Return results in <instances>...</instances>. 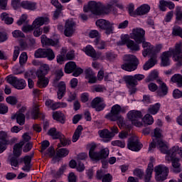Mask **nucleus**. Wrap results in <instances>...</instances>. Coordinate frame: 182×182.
<instances>
[{"label":"nucleus","mask_w":182,"mask_h":182,"mask_svg":"<svg viewBox=\"0 0 182 182\" xmlns=\"http://www.w3.org/2000/svg\"><path fill=\"white\" fill-rule=\"evenodd\" d=\"M151 136L152 137H155V139H154L153 141L149 144V151L150 153L153 151V149L157 147L164 154H166L165 156L166 161L173 160L177 154L182 159V148L178 146H174L168 150V143L162 140L161 131L160 129L156 128L154 132L151 133Z\"/></svg>","instance_id":"1"},{"label":"nucleus","mask_w":182,"mask_h":182,"mask_svg":"<svg viewBox=\"0 0 182 182\" xmlns=\"http://www.w3.org/2000/svg\"><path fill=\"white\" fill-rule=\"evenodd\" d=\"M116 7L122 9L123 5L120 4V0H108L105 6H103V4L100 1H90L87 4L83 6V12L87 14V12L92 13L93 15H116L117 11Z\"/></svg>","instance_id":"2"},{"label":"nucleus","mask_w":182,"mask_h":182,"mask_svg":"<svg viewBox=\"0 0 182 182\" xmlns=\"http://www.w3.org/2000/svg\"><path fill=\"white\" fill-rule=\"evenodd\" d=\"M146 31L141 28H134L132 30L129 36L131 39H134L137 43H142L144 51L142 55L144 58L150 55H156L159 50L157 47H154L149 42L146 41Z\"/></svg>","instance_id":"3"},{"label":"nucleus","mask_w":182,"mask_h":182,"mask_svg":"<svg viewBox=\"0 0 182 182\" xmlns=\"http://www.w3.org/2000/svg\"><path fill=\"white\" fill-rule=\"evenodd\" d=\"M120 112H122L120 105H114L112 106L111 112L108 113L105 117L111 122H117L119 127L129 129L130 126L126 125V123L123 121V117L119 114Z\"/></svg>","instance_id":"4"},{"label":"nucleus","mask_w":182,"mask_h":182,"mask_svg":"<svg viewBox=\"0 0 182 182\" xmlns=\"http://www.w3.org/2000/svg\"><path fill=\"white\" fill-rule=\"evenodd\" d=\"M181 43H178L175 46V50L170 49L168 52H165L161 56V65L168 66L170 65V56L173 55V60H178L180 59V54L181 53Z\"/></svg>","instance_id":"5"},{"label":"nucleus","mask_w":182,"mask_h":182,"mask_svg":"<svg viewBox=\"0 0 182 182\" xmlns=\"http://www.w3.org/2000/svg\"><path fill=\"white\" fill-rule=\"evenodd\" d=\"M124 63L121 65L123 70L127 72H134L137 69L139 60L134 55H125L123 57Z\"/></svg>","instance_id":"6"},{"label":"nucleus","mask_w":182,"mask_h":182,"mask_svg":"<svg viewBox=\"0 0 182 182\" xmlns=\"http://www.w3.org/2000/svg\"><path fill=\"white\" fill-rule=\"evenodd\" d=\"M62 76H63V71L62 69L57 70L55 71V79L53 82L54 87H58L57 95L58 99L59 100L62 99V97L65 96V92H66V84H65L64 82H58Z\"/></svg>","instance_id":"7"},{"label":"nucleus","mask_w":182,"mask_h":182,"mask_svg":"<svg viewBox=\"0 0 182 182\" xmlns=\"http://www.w3.org/2000/svg\"><path fill=\"white\" fill-rule=\"evenodd\" d=\"M95 25L98 29L105 31L106 35H111L114 31V23L109 21V20L100 18L96 21Z\"/></svg>","instance_id":"8"},{"label":"nucleus","mask_w":182,"mask_h":182,"mask_svg":"<svg viewBox=\"0 0 182 182\" xmlns=\"http://www.w3.org/2000/svg\"><path fill=\"white\" fill-rule=\"evenodd\" d=\"M140 43L134 42L133 40H130L129 35L121 36V41L118 42V45L120 46L127 45V48L130 49L132 52H139L140 50Z\"/></svg>","instance_id":"9"},{"label":"nucleus","mask_w":182,"mask_h":182,"mask_svg":"<svg viewBox=\"0 0 182 182\" xmlns=\"http://www.w3.org/2000/svg\"><path fill=\"white\" fill-rule=\"evenodd\" d=\"M155 171V179L157 182H163L164 180H167L169 170L165 165H159L154 168Z\"/></svg>","instance_id":"10"},{"label":"nucleus","mask_w":182,"mask_h":182,"mask_svg":"<svg viewBox=\"0 0 182 182\" xmlns=\"http://www.w3.org/2000/svg\"><path fill=\"white\" fill-rule=\"evenodd\" d=\"M141 117H143V115L140 111L131 110L127 113V119L136 127H141L143 126V122L140 121Z\"/></svg>","instance_id":"11"},{"label":"nucleus","mask_w":182,"mask_h":182,"mask_svg":"<svg viewBox=\"0 0 182 182\" xmlns=\"http://www.w3.org/2000/svg\"><path fill=\"white\" fill-rule=\"evenodd\" d=\"M7 82L12 85L18 90H22L26 87V81L23 79H18L16 77H7Z\"/></svg>","instance_id":"12"},{"label":"nucleus","mask_w":182,"mask_h":182,"mask_svg":"<svg viewBox=\"0 0 182 182\" xmlns=\"http://www.w3.org/2000/svg\"><path fill=\"white\" fill-rule=\"evenodd\" d=\"M35 58H47L48 60H53L55 59V53L50 48L46 50L39 48L35 52Z\"/></svg>","instance_id":"13"},{"label":"nucleus","mask_w":182,"mask_h":182,"mask_svg":"<svg viewBox=\"0 0 182 182\" xmlns=\"http://www.w3.org/2000/svg\"><path fill=\"white\" fill-rule=\"evenodd\" d=\"M123 80L127 83V86L131 93V95H133V93H136V86H137L138 82L134 77V75H124L123 77Z\"/></svg>","instance_id":"14"},{"label":"nucleus","mask_w":182,"mask_h":182,"mask_svg":"<svg viewBox=\"0 0 182 182\" xmlns=\"http://www.w3.org/2000/svg\"><path fill=\"white\" fill-rule=\"evenodd\" d=\"M76 32V23L73 19H68L65 24L64 35L68 38L73 36V34Z\"/></svg>","instance_id":"15"},{"label":"nucleus","mask_w":182,"mask_h":182,"mask_svg":"<svg viewBox=\"0 0 182 182\" xmlns=\"http://www.w3.org/2000/svg\"><path fill=\"white\" fill-rule=\"evenodd\" d=\"M43 46H59V36H55V38L50 39L46 35L41 37Z\"/></svg>","instance_id":"16"},{"label":"nucleus","mask_w":182,"mask_h":182,"mask_svg":"<svg viewBox=\"0 0 182 182\" xmlns=\"http://www.w3.org/2000/svg\"><path fill=\"white\" fill-rule=\"evenodd\" d=\"M48 135L51 136L53 139H60V143L62 144L63 146H68V139L65 138L62 134L58 131H56V129L55 128H51L48 131Z\"/></svg>","instance_id":"17"},{"label":"nucleus","mask_w":182,"mask_h":182,"mask_svg":"<svg viewBox=\"0 0 182 182\" xmlns=\"http://www.w3.org/2000/svg\"><path fill=\"white\" fill-rule=\"evenodd\" d=\"M91 106L97 112H102L106 107V104H105V100L103 98L97 97L92 101Z\"/></svg>","instance_id":"18"},{"label":"nucleus","mask_w":182,"mask_h":182,"mask_svg":"<svg viewBox=\"0 0 182 182\" xmlns=\"http://www.w3.org/2000/svg\"><path fill=\"white\" fill-rule=\"evenodd\" d=\"M26 107H22L14 115L11 117V119L14 120L16 119V122L20 126H23L25 124V111Z\"/></svg>","instance_id":"19"},{"label":"nucleus","mask_w":182,"mask_h":182,"mask_svg":"<svg viewBox=\"0 0 182 182\" xmlns=\"http://www.w3.org/2000/svg\"><path fill=\"white\" fill-rule=\"evenodd\" d=\"M127 147L132 151H140L143 148V144L139 141L136 137L132 138L131 141L128 142Z\"/></svg>","instance_id":"20"},{"label":"nucleus","mask_w":182,"mask_h":182,"mask_svg":"<svg viewBox=\"0 0 182 182\" xmlns=\"http://www.w3.org/2000/svg\"><path fill=\"white\" fill-rule=\"evenodd\" d=\"M157 83L159 86L156 93L160 97H164V96H166L167 93H168V87H167V85L161 81V80H158Z\"/></svg>","instance_id":"21"},{"label":"nucleus","mask_w":182,"mask_h":182,"mask_svg":"<svg viewBox=\"0 0 182 182\" xmlns=\"http://www.w3.org/2000/svg\"><path fill=\"white\" fill-rule=\"evenodd\" d=\"M168 163L171 161L172 163V171L173 173H181V164H180V158H177L173 156V158L171 161H166Z\"/></svg>","instance_id":"22"},{"label":"nucleus","mask_w":182,"mask_h":182,"mask_svg":"<svg viewBox=\"0 0 182 182\" xmlns=\"http://www.w3.org/2000/svg\"><path fill=\"white\" fill-rule=\"evenodd\" d=\"M48 22L49 18L46 16H40L35 18L32 23L34 28H41V26L46 25Z\"/></svg>","instance_id":"23"},{"label":"nucleus","mask_w":182,"mask_h":182,"mask_svg":"<svg viewBox=\"0 0 182 182\" xmlns=\"http://www.w3.org/2000/svg\"><path fill=\"white\" fill-rule=\"evenodd\" d=\"M84 52L87 55V56L93 58L94 60H96L100 58V53H96V50H95V48H93L92 46H87L84 48Z\"/></svg>","instance_id":"24"},{"label":"nucleus","mask_w":182,"mask_h":182,"mask_svg":"<svg viewBox=\"0 0 182 182\" xmlns=\"http://www.w3.org/2000/svg\"><path fill=\"white\" fill-rule=\"evenodd\" d=\"M39 102H34L32 107L30 109L28 113L29 114H31L33 119H38V117L39 116V114H41V112L39 111Z\"/></svg>","instance_id":"25"},{"label":"nucleus","mask_w":182,"mask_h":182,"mask_svg":"<svg viewBox=\"0 0 182 182\" xmlns=\"http://www.w3.org/2000/svg\"><path fill=\"white\" fill-rule=\"evenodd\" d=\"M109 153L110 151L108 148L102 149L100 152L97 153V155H95V158L94 159V161H99V160L107 159V157H109Z\"/></svg>","instance_id":"26"},{"label":"nucleus","mask_w":182,"mask_h":182,"mask_svg":"<svg viewBox=\"0 0 182 182\" xmlns=\"http://www.w3.org/2000/svg\"><path fill=\"white\" fill-rule=\"evenodd\" d=\"M97 178L102 180V182H112V175L110 173L105 174L103 170H98L97 171Z\"/></svg>","instance_id":"27"},{"label":"nucleus","mask_w":182,"mask_h":182,"mask_svg":"<svg viewBox=\"0 0 182 182\" xmlns=\"http://www.w3.org/2000/svg\"><path fill=\"white\" fill-rule=\"evenodd\" d=\"M149 12H150V6L148 4H142L136 9V16L147 15Z\"/></svg>","instance_id":"28"},{"label":"nucleus","mask_w":182,"mask_h":182,"mask_svg":"<svg viewBox=\"0 0 182 182\" xmlns=\"http://www.w3.org/2000/svg\"><path fill=\"white\" fill-rule=\"evenodd\" d=\"M85 78L88 80L89 83H96V75L93 73L92 68H88L85 69Z\"/></svg>","instance_id":"29"},{"label":"nucleus","mask_w":182,"mask_h":182,"mask_svg":"<svg viewBox=\"0 0 182 182\" xmlns=\"http://www.w3.org/2000/svg\"><path fill=\"white\" fill-rule=\"evenodd\" d=\"M21 6L24 9H28V11H35L37 8L36 3L29 1H23L21 2Z\"/></svg>","instance_id":"30"},{"label":"nucleus","mask_w":182,"mask_h":182,"mask_svg":"<svg viewBox=\"0 0 182 182\" xmlns=\"http://www.w3.org/2000/svg\"><path fill=\"white\" fill-rule=\"evenodd\" d=\"M160 107H161V104L157 102L154 105H150L148 108L147 112L148 113H149V114H152L154 116L159 113V112L160 111Z\"/></svg>","instance_id":"31"},{"label":"nucleus","mask_w":182,"mask_h":182,"mask_svg":"<svg viewBox=\"0 0 182 182\" xmlns=\"http://www.w3.org/2000/svg\"><path fill=\"white\" fill-rule=\"evenodd\" d=\"M99 135L102 139H106L105 141H110L113 138V134L106 129L99 131Z\"/></svg>","instance_id":"32"},{"label":"nucleus","mask_w":182,"mask_h":182,"mask_svg":"<svg viewBox=\"0 0 182 182\" xmlns=\"http://www.w3.org/2000/svg\"><path fill=\"white\" fill-rule=\"evenodd\" d=\"M154 123V118L150 114H146L142 118V126H151Z\"/></svg>","instance_id":"33"},{"label":"nucleus","mask_w":182,"mask_h":182,"mask_svg":"<svg viewBox=\"0 0 182 182\" xmlns=\"http://www.w3.org/2000/svg\"><path fill=\"white\" fill-rule=\"evenodd\" d=\"M83 131V127L82 125H79L77 129H75L73 135V139L72 141L73 143H76L82 135V132Z\"/></svg>","instance_id":"34"},{"label":"nucleus","mask_w":182,"mask_h":182,"mask_svg":"<svg viewBox=\"0 0 182 182\" xmlns=\"http://www.w3.org/2000/svg\"><path fill=\"white\" fill-rule=\"evenodd\" d=\"M38 86L41 89L43 87H46L48 85H49V79L45 77V75L38 76Z\"/></svg>","instance_id":"35"},{"label":"nucleus","mask_w":182,"mask_h":182,"mask_svg":"<svg viewBox=\"0 0 182 182\" xmlns=\"http://www.w3.org/2000/svg\"><path fill=\"white\" fill-rule=\"evenodd\" d=\"M22 146H23V142H20L14 145L13 156L15 157H19L22 154Z\"/></svg>","instance_id":"36"},{"label":"nucleus","mask_w":182,"mask_h":182,"mask_svg":"<svg viewBox=\"0 0 182 182\" xmlns=\"http://www.w3.org/2000/svg\"><path fill=\"white\" fill-rule=\"evenodd\" d=\"M76 63L73 61H70L65 64V73L70 74L72 72H74V70L76 69Z\"/></svg>","instance_id":"37"},{"label":"nucleus","mask_w":182,"mask_h":182,"mask_svg":"<svg viewBox=\"0 0 182 182\" xmlns=\"http://www.w3.org/2000/svg\"><path fill=\"white\" fill-rule=\"evenodd\" d=\"M53 119L60 123H65V114L61 112H53Z\"/></svg>","instance_id":"38"},{"label":"nucleus","mask_w":182,"mask_h":182,"mask_svg":"<svg viewBox=\"0 0 182 182\" xmlns=\"http://www.w3.org/2000/svg\"><path fill=\"white\" fill-rule=\"evenodd\" d=\"M9 164L11 166V167H19V159L18 156H14V155L9 156L7 160Z\"/></svg>","instance_id":"39"},{"label":"nucleus","mask_w":182,"mask_h":182,"mask_svg":"<svg viewBox=\"0 0 182 182\" xmlns=\"http://www.w3.org/2000/svg\"><path fill=\"white\" fill-rule=\"evenodd\" d=\"M31 156H25L23 158V163L24 166L22 168L23 171L29 172L31 171V167H32V165H31Z\"/></svg>","instance_id":"40"},{"label":"nucleus","mask_w":182,"mask_h":182,"mask_svg":"<svg viewBox=\"0 0 182 182\" xmlns=\"http://www.w3.org/2000/svg\"><path fill=\"white\" fill-rule=\"evenodd\" d=\"M48 72H49V65L46 64H43L40 67V70L37 72L38 76H45L48 75Z\"/></svg>","instance_id":"41"},{"label":"nucleus","mask_w":182,"mask_h":182,"mask_svg":"<svg viewBox=\"0 0 182 182\" xmlns=\"http://www.w3.org/2000/svg\"><path fill=\"white\" fill-rule=\"evenodd\" d=\"M156 63H157L156 57L151 58L144 65V70H149V69H151V68H153Z\"/></svg>","instance_id":"42"},{"label":"nucleus","mask_w":182,"mask_h":182,"mask_svg":"<svg viewBox=\"0 0 182 182\" xmlns=\"http://www.w3.org/2000/svg\"><path fill=\"white\" fill-rule=\"evenodd\" d=\"M154 166L153 163H149L148 165V168L146 169V174L145 176V181H150V178H151V174H153Z\"/></svg>","instance_id":"43"},{"label":"nucleus","mask_w":182,"mask_h":182,"mask_svg":"<svg viewBox=\"0 0 182 182\" xmlns=\"http://www.w3.org/2000/svg\"><path fill=\"white\" fill-rule=\"evenodd\" d=\"M1 21H4L5 23H6L7 25H11L14 23V18L12 17H9V16L6 13H2L1 14Z\"/></svg>","instance_id":"44"},{"label":"nucleus","mask_w":182,"mask_h":182,"mask_svg":"<svg viewBox=\"0 0 182 182\" xmlns=\"http://www.w3.org/2000/svg\"><path fill=\"white\" fill-rule=\"evenodd\" d=\"M159 76V72L156 70H154L151 72V73L149 75V76L146 78L145 82L146 83H149V82H153V80H156Z\"/></svg>","instance_id":"45"},{"label":"nucleus","mask_w":182,"mask_h":182,"mask_svg":"<svg viewBox=\"0 0 182 182\" xmlns=\"http://www.w3.org/2000/svg\"><path fill=\"white\" fill-rule=\"evenodd\" d=\"M173 83H177L178 86L181 87L182 86V76L179 74H175L171 79Z\"/></svg>","instance_id":"46"},{"label":"nucleus","mask_w":182,"mask_h":182,"mask_svg":"<svg viewBox=\"0 0 182 182\" xmlns=\"http://www.w3.org/2000/svg\"><path fill=\"white\" fill-rule=\"evenodd\" d=\"M96 150V145L95 144H92L90 145V151H89V156L91 160H95L97 152L95 151Z\"/></svg>","instance_id":"47"},{"label":"nucleus","mask_w":182,"mask_h":182,"mask_svg":"<svg viewBox=\"0 0 182 182\" xmlns=\"http://www.w3.org/2000/svg\"><path fill=\"white\" fill-rule=\"evenodd\" d=\"M6 139H8V133L5 132L4 131H0V140H1V141H4V146L9 144V141Z\"/></svg>","instance_id":"48"},{"label":"nucleus","mask_w":182,"mask_h":182,"mask_svg":"<svg viewBox=\"0 0 182 182\" xmlns=\"http://www.w3.org/2000/svg\"><path fill=\"white\" fill-rule=\"evenodd\" d=\"M124 123H125L126 126H130V127L129 128H121V129H125V130H127V131H122V132H120L119 134V139H126L127 137V136H129V130L130 129H132V125L127 124V122H124Z\"/></svg>","instance_id":"49"},{"label":"nucleus","mask_w":182,"mask_h":182,"mask_svg":"<svg viewBox=\"0 0 182 182\" xmlns=\"http://www.w3.org/2000/svg\"><path fill=\"white\" fill-rule=\"evenodd\" d=\"M116 58H117V55L114 54V53L112 51H109L106 53L105 56L102 57V59H106L107 60H113V59H116Z\"/></svg>","instance_id":"50"},{"label":"nucleus","mask_w":182,"mask_h":182,"mask_svg":"<svg viewBox=\"0 0 182 182\" xmlns=\"http://www.w3.org/2000/svg\"><path fill=\"white\" fill-rule=\"evenodd\" d=\"M69 154V151L65 148L60 149L57 151L58 157H66Z\"/></svg>","instance_id":"51"},{"label":"nucleus","mask_w":182,"mask_h":182,"mask_svg":"<svg viewBox=\"0 0 182 182\" xmlns=\"http://www.w3.org/2000/svg\"><path fill=\"white\" fill-rule=\"evenodd\" d=\"M34 29L35 27H33V24H25L23 26L21 31L25 33H28V32H32Z\"/></svg>","instance_id":"52"},{"label":"nucleus","mask_w":182,"mask_h":182,"mask_svg":"<svg viewBox=\"0 0 182 182\" xmlns=\"http://www.w3.org/2000/svg\"><path fill=\"white\" fill-rule=\"evenodd\" d=\"M27 60H28V55L26 54V53H22L19 57V63L21 66H22L23 65H25Z\"/></svg>","instance_id":"53"},{"label":"nucleus","mask_w":182,"mask_h":182,"mask_svg":"<svg viewBox=\"0 0 182 182\" xmlns=\"http://www.w3.org/2000/svg\"><path fill=\"white\" fill-rule=\"evenodd\" d=\"M46 106L48 107V109H51L52 110H56V102H54L52 100H47L46 101Z\"/></svg>","instance_id":"54"},{"label":"nucleus","mask_w":182,"mask_h":182,"mask_svg":"<svg viewBox=\"0 0 182 182\" xmlns=\"http://www.w3.org/2000/svg\"><path fill=\"white\" fill-rule=\"evenodd\" d=\"M6 102L9 103V105H11V106H15V105L18 103V100L15 97L9 96L6 97Z\"/></svg>","instance_id":"55"},{"label":"nucleus","mask_w":182,"mask_h":182,"mask_svg":"<svg viewBox=\"0 0 182 182\" xmlns=\"http://www.w3.org/2000/svg\"><path fill=\"white\" fill-rule=\"evenodd\" d=\"M95 43L98 49H105V48H106V43H105V41H100V39L95 40Z\"/></svg>","instance_id":"56"},{"label":"nucleus","mask_w":182,"mask_h":182,"mask_svg":"<svg viewBox=\"0 0 182 182\" xmlns=\"http://www.w3.org/2000/svg\"><path fill=\"white\" fill-rule=\"evenodd\" d=\"M129 12L131 16L136 18L137 16V9L134 11V4H131L129 7Z\"/></svg>","instance_id":"57"},{"label":"nucleus","mask_w":182,"mask_h":182,"mask_svg":"<svg viewBox=\"0 0 182 182\" xmlns=\"http://www.w3.org/2000/svg\"><path fill=\"white\" fill-rule=\"evenodd\" d=\"M112 146H117L118 147H121L122 149H124L126 146V143L124 141H120V140H116L112 141Z\"/></svg>","instance_id":"58"},{"label":"nucleus","mask_w":182,"mask_h":182,"mask_svg":"<svg viewBox=\"0 0 182 182\" xmlns=\"http://www.w3.org/2000/svg\"><path fill=\"white\" fill-rule=\"evenodd\" d=\"M34 31H33V36L36 38H39V36H41V35H42L43 32V28H41V27H37V28H34Z\"/></svg>","instance_id":"59"},{"label":"nucleus","mask_w":182,"mask_h":182,"mask_svg":"<svg viewBox=\"0 0 182 182\" xmlns=\"http://www.w3.org/2000/svg\"><path fill=\"white\" fill-rule=\"evenodd\" d=\"M12 36L14 38H25V34L19 30H15L12 32Z\"/></svg>","instance_id":"60"},{"label":"nucleus","mask_w":182,"mask_h":182,"mask_svg":"<svg viewBox=\"0 0 182 182\" xmlns=\"http://www.w3.org/2000/svg\"><path fill=\"white\" fill-rule=\"evenodd\" d=\"M26 19H28V15L23 14L20 18L17 21V25L18 26H21L22 24L25 23L26 22Z\"/></svg>","instance_id":"61"},{"label":"nucleus","mask_w":182,"mask_h":182,"mask_svg":"<svg viewBox=\"0 0 182 182\" xmlns=\"http://www.w3.org/2000/svg\"><path fill=\"white\" fill-rule=\"evenodd\" d=\"M148 89L150 92H156L159 90V86L154 82H151L148 85Z\"/></svg>","instance_id":"62"},{"label":"nucleus","mask_w":182,"mask_h":182,"mask_svg":"<svg viewBox=\"0 0 182 182\" xmlns=\"http://www.w3.org/2000/svg\"><path fill=\"white\" fill-rule=\"evenodd\" d=\"M166 8H167V1L165 0H161L159 1V9L161 11H166Z\"/></svg>","instance_id":"63"},{"label":"nucleus","mask_w":182,"mask_h":182,"mask_svg":"<svg viewBox=\"0 0 182 182\" xmlns=\"http://www.w3.org/2000/svg\"><path fill=\"white\" fill-rule=\"evenodd\" d=\"M173 96L174 99H180V97H182V92L176 89L173 90Z\"/></svg>","instance_id":"64"}]
</instances>
